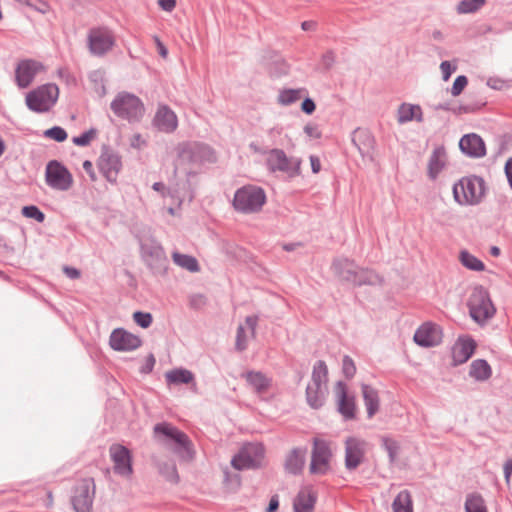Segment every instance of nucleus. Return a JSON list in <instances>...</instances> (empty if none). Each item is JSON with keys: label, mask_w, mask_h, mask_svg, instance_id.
<instances>
[{"label": "nucleus", "mask_w": 512, "mask_h": 512, "mask_svg": "<svg viewBox=\"0 0 512 512\" xmlns=\"http://www.w3.org/2000/svg\"><path fill=\"white\" fill-rule=\"evenodd\" d=\"M96 133L94 130L87 131L80 136L72 139L73 143L77 146H86L95 138Z\"/></svg>", "instance_id": "de8ad7c7"}, {"label": "nucleus", "mask_w": 512, "mask_h": 512, "mask_svg": "<svg viewBox=\"0 0 512 512\" xmlns=\"http://www.w3.org/2000/svg\"><path fill=\"white\" fill-rule=\"evenodd\" d=\"M115 473L130 477L133 473L131 452L120 444H113L109 449Z\"/></svg>", "instance_id": "dca6fc26"}, {"label": "nucleus", "mask_w": 512, "mask_h": 512, "mask_svg": "<svg viewBox=\"0 0 512 512\" xmlns=\"http://www.w3.org/2000/svg\"><path fill=\"white\" fill-rule=\"evenodd\" d=\"M397 120L399 123H406L412 120L422 121V110L418 105L403 103L398 108Z\"/></svg>", "instance_id": "cd10ccee"}, {"label": "nucleus", "mask_w": 512, "mask_h": 512, "mask_svg": "<svg viewBox=\"0 0 512 512\" xmlns=\"http://www.w3.org/2000/svg\"><path fill=\"white\" fill-rule=\"evenodd\" d=\"M95 484L92 478L82 479L75 487L72 504L77 512H91Z\"/></svg>", "instance_id": "9b49d317"}, {"label": "nucleus", "mask_w": 512, "mask_h": 512, "mask_svg": "<svg viewBox=\"0 0 512 512\" xmlns=\"http://www.w3.org/2000/svg\"><path fill=\"white\" fill-rule=\"evenodd\" d=\"M268 165L273 171H281L289 177H295L300 174L301 160L298 158L287 157L279 149H274L269 153Z\"/></svg>", "instance_id": "f8f14e48"}, {"label": "nucleus", "mask_w": 512, "mask_h": 512, "mask_svg": "<svg viewBox=\"0 0 512 512\" xmlns=\"http://www.w3.org/2000/svg\"><path fill=\"white\" fill-rule=\"evenodd\" d=\"M246 326L250 330L251 336L255 333V327L257 325V317L255 316H248L245 320Z\"/></svg>", "instance_id": "13d9d810"}, {"label": "nucleus", "mask_w": 512, "mask_h": 512, "mask_svg": "<svg viewBox=\"0 0 512 512\" xmlns=\"http://www.w3.org/2000/svg\"><path fill=\"white\" fill-rule=\"evenodd\" d=\"M442 338V329L432 322L423 323L414 334L415 343L426 348L439 345Z\"/></svg>", "instance_id": "f3484780"}, {"label": "nucleus", "mask_w": 512, "mask_h": 512, "mask_svg": "<svg viewBox=\"0 0 512 512\" xmlns=\"http://www.w3.org/2000/svg\"><path fill=\"white\" fill-rule=\"evenodd\" d=\"M504 474L506 483L509 484L512 476V459L508 460L504 465Z\"/></svg>", "instance_id": "e2e57ef3"}, {"label": "nucleus", "mask_w": 512, "mask_h": 512, "mask_svg": "<svg viewBox=\"0 0 512 512\" xmlns=\"http://www.w3.org/2000/svg\"><path fill=\"white\" fill-rule=\"evenodd\" d=\"M306 93L305 89H284L278 95V103L290 105L298 101Z\"/></svg>", "instance_id": "58836bf2"}, {"label": "nucleus", "mask_w": 512, "mask_h": 512, "mask_svg": "<svg viewBox=\"0 0 512 512\" xmlns=\"http://www.w3.org/2000/svg\"><path fill=\"white\" fill-rule=\"evenodd\" d=\"M345 467L355 470L365 459L367 442L356 436H350L345 440Z\"/></svg>", "instance_id": "ddd939ff"}, {"label": "nucleus", "mask_w": 512, "mask_h": 512, "mask_svg": "<svg viewBox=\"0 0 512 512\" xmlns=\"http://www.w3.org/2000/svg\"><path fill=\"white\" fill-rule=\"evenodd\" d=\"M154 40L157 45L158 52H159L160 56L162 58H166L168 55L167 48L165 47V45L160 41V39L157 36L154 37Z\"/></svg>", "instance_id": "052dcab7"}, {"label": "nucleus", "mask_w": 512, "mask_h": 512, "mask_svg": "<svg viewBox=\"0 0 512 512\" xmlns=\"http://www.w3.org/2000/svg\"><path fill=\"white\" fill-rule=\"evenodd\" d=\"M333 456L330 442L314 438L309 472L313 475H326L331 471Z\"/></svg>", "instance_id": "20e7f679"}, {"label": "nucleus", "mask_w": 512, "mask_h": 512, "mask_svg": "<svg viewBox=\"0 0 512 512\" xmlns=\"http://www.w3.org/2000/svg\"><path fill=\"white\" fill-rule=\"evenodd\" d=\"M362 394L367 409L368 417L371 418L379 409V397L375 389L368 385L362 386Z\"/></svg>", "instance_id": "7c9ffc66"}, {"label": "nucleus", "mask_w": 512, "mask_h": 512, "mask_svg": "<svg viewBox=\"0 0 512 512\" xmlns=\"http://www.w3.org/2000/svg\"><path fill=\"white\" fill-rule=\"evenodd\" d=\"M468 307L470 316L477 323H484L488 319L492 318L496 312L489 293L482 287H476L473 289L469 297Z\"/></svg>", "instance_id": "423d86ee"}, {"label": "nucleus", "mask_w": 512, "mask_h": 512, "mask_svg": "<svg viewBox=\"0 0 512 512\" xmlns=\"http://www.w3.org/2000/svg\"><path fill=\"white\" fill-rule=\"evenodd\" d=\"M64 273L71 279H77L80 277V272L73 267H64Z\"/></svg>", "instance_id": "0e129e2a"}, {"label": "nucleus", "mask_w": 512, "mask_h": 512, "mask_svg": "<svg viewBox=\"0 0 512 512\" xmlns=\"http://www.w3.org/2000/svg\"><path fill=\"white\" fill-rule=\"evenodd\" d=\"M113 112L122 118L129 121H137L142 118L144 114V105L141 100L129 93H120L111 103Z\"/></svg>", "instance_id": "0eeeda50"}, {"label": "nucleus", "mask_w": 512, "mask_h": 512, "mask_svg": "<svg viewBox=\"0 0 512 512\" xmlns=\"http://www.w3.org/2000/svg\"><path fill=\"white\" fill-rule=\"evenodd\" d=\"M242 376L257 394L266 393L272 385V379L259 371H248Z\"/></svg>", "instance_id": "a878e982"}, {"label": "nucleus", "mask_w": 512, "mask_h": 512, "mask_svg": "<svg viewBox=\"0 0 512 512\" xmlns=\"http://www.w3.org/2000/svg\"><path fill=\"white\" fill-rule=\"evenodd\" d=\"M382 441H383V445H384L385 449L387 450V452L389 454L390 461L394 462L397 458L398 451H399L398 442L391 438H388V437H383Z\"/></svg>", "instance_id": "79ce46f5"}, {"label": "nucleus", "mask_w": 512, "mask_h": 512, "mask_svg": "<svg viewBox=\"0 0 512 512\" xmlns=\"http://www.w3.org/2000/svg\"><path fill=\"white\" fill-rule=\"evenodd\" d=\"M490 252L495 257L500 255V249L496 246L492 247Z\"/></svg>", "instance_id": "774afa93"}, {"label": "nucleus", "mask_w": 512, "mask_h": 512, "mask_svg": "<svg viewBox=\"0 0 512 512\" xmlns=\"http://www.w3.org/2000/svg\"><path fill=\"white\" fill-rule=\"evenodd\" d=\"M146 143L145 139L140 134H135L131 138V145L134 148H141Z\"/></svg>", "instance_id": "4d7b16f0"}, {"label": "nucleus", "mask_w": 512, "mask_h": 512, "mask_svg": "<svg viewBox=\"0 0 512 512\" xmlns=\"http://www.w3.org/2000/svg\"><path fill=\"white\" fill-rule=\"evenodd\" d=\"M133 319L142 328H148L152 323V315L150 313L135 312Z\"/></svg>", "instance_id": "49530a36"}, {"label": "nucleus", "mask_w": 512, "mask_h": 512, "mask_svg": "<svg viewBox=\"0 0 512 512\" xmlns=\"http://www.w3.org/2000/svg\"><path fill=\"white\" fill-rule=\"evenodd\" d=\"M45 71V66L34 59L20 60L15 67V82L21 89L27 88L36 75Z\"/></svg>", "instance_id": "4468645a"}, {"label": "nucleus", "mask_w": 512, "mask_h": 512, "mask_svg": "<svg viewBox=\"0 0 512 512\" xmlns=\"http://www.w3.org/2000/svg\"><path fill=\"white\" fill-rule=\"evenodd\" d=\"M121 166L120 158L109 152L103 153L98 160V167L101 173L112 183L116 182Z\"/></svg>", "instance_id": "412c9836"}, {"label": "nucleus", "mask_w": 512, "mask_h": 512, "mask_svg": "<svg viewBox=\"0 0 512 512\" xmlns=\"http://www.w3.org/2000/svg\"><path fill=\"white\" fill-rule=\"evenodd\" d=\"M469 374L477 381H485L490 378L492 369L487 361L478 359L471 363Z\"/></svg>", "instance_id": "2f4dec72"}, {"label": "nucleus", "mask_w": 512, "mask_h": 512, "mask_svg": "<svg viewBox=\"0 0 512 512\" xmlns=\"http://www.w3.org/2000/svg\"><path fill=\"white\" fill-rule=\"evenodd\" d=\"M279 507L278 496H273L270 499L269 506L267 508V512H276Z\"/></svg>", "instance_id": "69168bd1"}, {"label": "nucleus", "mask_w": 512, "mask_h": 512, "mask_svg": "<svg viewBox=\"0 0 512 512\" xmlns=\"http://www.w3.org/2000/svg\"><path fill=\"white\" fill-rule=\"evenodd\" d=\"M248 343V335L245 332L243 326H239L237 330L236 336V348L239 351H243L246 349Z\"/></svg>", "instance_id": "09e8293b"}, {"label": "nucleus", "mask_w": 512, "mask_h": 512, "mask_svg": "<svg viewBox=\"0 0 512 512\" xmlns=\"http://www.w3.org/2000/svg\"><path fill=\"white\" fill-rule=\"evenodd\" d=\"M440 69L442 71L443 79L445 81H447L449 79L452 72L455 70V68L451 67V64L448 61H443L440 65Z\"/></svg>", "instance_id": "864d4df0"}, {"label": "nucleus", "mask_w": 512, "mask_h": 512, "mask_svg": "<svg viewBox=\"0 0 512 512\" xmlns=\"http://www.w3.org/2000/svg\"><path fill=\"white\" fill-rule=\"evenodd\" d=\"M147 262L152 267L162 266L166 263L167 258L163 247L160 245L151 248H143Z\"/></svg>", "instance_id": "473e14b6"}, {"label": "nucleus", "mask_w": 512, "mask_h": 512, "mask_svg": "<svg viewBox=\"0 0 512 512\" xmlns=\"http://www.w3.org/2000/svg\"><path fill=\"white\" fill-rule=\"evenodd\" d=\"M304 132L307 134V136L314 138V139H318L321 137V132H320L318 126L315 124H307L304 127Z\"/></svg>", "instance_id": "3c124183"}, {"label": "nucleus", "mask_w": 512, "mask_h": 512, "mask_svg": "<svg viewBox=\"0 0 512 512\" xmlns=\"http://www.w3.org/2000/svg\"><path fill=\"white\" fill-rule=\"evenodd\" d=\"M154 124L160 131L171 133L178 126L177 116L167 106H161L156 112Z\"/></svg>", "instance_id": "b1692460"}, {"label": "nucleus", "mask_w": 512, "mask_h": 512, "mask_svg": "<svg viewBox=\"0 0 512 512\" xmlns=\"http://www.w3.org/2000/svg\"><path fill=\"white\" fill-rule=\"evenodd\" d=\"M165 378L168 384H189L194 382V375L191 371L183 368H177L168 371L165 374Z\"/></svg>", "instance_id": "c756f323"}, {"label": "nucleus", "mask_w": 512, "mask_h": 512, "mask_svg": "<svg viewBox=\"0 0 512 512\" xmlns=\"http://www.w3.org/2000/svg\"><path fill=\"white\" fill-rule=\"evenodd\" d=\"M152 188L157 191V192H161L163 195H165V191H166V187L163 183L161 182H156L153 184Z\"/></svg>", "instance_id": "338daca9"}, {"label": "nucleus", "mask_w": 512, "mask_h": 512, "mask_svg": "<svg viewBox=\"0 0 512 512\" xmlns=\"http://www.w3.org/2000/svg\"><path fill=\"white\" fill-rule=\"evenodd\" d=\"M342 280L352 282L353 284H375L378 276L367 270H356L354 265L348 261L335 265Z\"/></svg>", "instance_id": "2eb2a0df"}, {"label": "nucleus", "mask_w": 512, "mask_h": 512, "mask_svg": "<svg viewBox=\"0 0 512 512\" xmlns=\"http://www.w3.org/2000/svg\"><path fill=\"white\" fill-rule=\"evenodd\" d=\"M301 109L306 114H312L316 109V105L312 99L306 98L301 104Z\"/></svg>", "instance_id": "603ef678"}, {"label": "nucleus", "mask_w": 512, "mask_h": 512, "mask_svg": "<svg viewBox=\"0 0 512 512\" xmlns=\"http://www.w3.org/2000/svg\"><path fill=\"white\" fill-rule=\"evenodd\" d=\"M468 80L465 76H458L452 86L451 93L453 96H458L467 86Z\"/></svg>", "instance_id": "8fccbe9b"}, {"label": "nucleus", "mask_w": 512, "mask_h": 512, "mask_svg": "<svg viewBox=\"0 0 512 512\" xmlns=\"http://www.w3.org/2000/svg\"><path fill=\"white\" fill-rule=\"evenodd\" d=\"M353 142L357 146L360 154L366 160L373 161L375 156V139L373 135L365 129H357L353 134Z\"/></svg>", "instance_id": "aec40b11"}, {"label": "nucleus", "mask_w": 512, "mask_h": 512, "mask_svg": "<svg viewBox=\"0 0 512 512\" xmlns=\"http://www.w3.org/2000/svg\"><path fill=\"white\" fill-rule=\"evenodd\" d=\"M88 48L91 54L102 56L115 45L113 33L107 28H93L87 36Z\"/></svg>", "instance_id": "6e6552de"}, {"label": "nucleus", "mask_w": 512, "mask_h": 512, "mask_svg": "<svg viewBox=\"0 0 512 512\" xmlns=\"http://www.w3.org/2000/svg\"><path fill=\"white\" fill-rule=\"evenodd\" d=\"M172 259L176 265L190 272H198L200 270L198 261L193 256L174 252Z\"/></svg>", "instance_id": "c9c22d12"}, {"label": "nucleus", "mask_w": 512, "mask_h": 512, "mask_svg": "<svg viewBox=\"0 0 512 512\" xmlns=\"http://www.w3.org/2000/svg\"><path fill=\"white\" fill-rule=\"evenodd\" d=\"M308 403L312 408H319L323 403L322 387L308 385L306 389Z\"/></svg>", "instance_id": "a19ab883"}, {"label": "nucleus", "mask_w": 512, "mask_h": 512, "mask_svg": "<svg viewBox=\"0 0 512 512\" xmlns=\"http://www.w3.org/2000/svg\"><path fill=\"white\" fill-rule=\"evenodd\" d=\"M446 164V152L444 148H436L429 160L428 173L434 179Z\"/></svg>", "instance_id": "c85d7f7f"}, {"label": "nucleus", "mask_w": 512, "mask_h": 512, "mask_svg": "<svg viewBox=\"0 0 512 512\" xmlns=\"http://www.w3.org/2000/svg\"><path fill=\"white\" fill-rule=\"evenodd\" d=\"M334 393L337 399L338 411L346 419H353L356 412L355 398L348 395L346 385L339 381L334 386Z\"/></svg>", "instance_id": "6ab92c4d"}, {"label": "nucleus", "mask_w": 512, "mask_h": 512, "mask_svg": "<svg viewBox=\"0 0 512 512\" xmlns=\"http://www.w3.org/2000/svg\"><path fill=\"white\" fill-rule=\"evenodd\" d=\"M44 136L47 138L53 139L57 142H63L64 140L67 139L66 131L59 126H55L50 129H47L44 132Z\"/></svg>", "instance_id": "37998d69"}, {"label": "nucleus", "mask_w": 512, "mask_h": 512, "mask_svg": "<svg viewBox=\"0 0 512 512\" xmlns=\"http://www.w3.org/2000/svg\"><path fill=\"white\" fill-rule=\"evenodd\" d=\"M310 164H311V169L313 171V173H319L320 170H321V162H320V159L317 157V156H310Z\"/></svg>", "instance_id": "bf43d9fd"}, {"label": "nucleus", "mask_w": 512, "mask_h": 512, "mask_svg": "<svg viewBox=\"0 0 512 512\" xmlns=\"http://www.w3.org/2000/svg\"><path fill=\"white\" fill-rule=\"evenodd\" d=\"M453 194L461 205L478 204L485 195L484 181L476 176L464 177L454 185Z\"/></svg>", "instance_id": "f257e3e1"}, {"label": "nucleus", "mask_w": 512, "mask_h": 512, "mask_svg": "<svg viewBox=\"0 0 512 512\" xmlns=\"http://www.w3.org/2000/svg\"><path fill=\"white\" fill-rule=\"evenodd\" d=\"M393 512H413L411 495L408 491H401L392 503Z\"/></svg>", "instance_id": "f704fd0d"}, {"label": "nucleus", "mask_w": 512, "mask_h": 512, "mask_svg": "<svg viewBox=\"0 0 512 512\" xmlns=\"http://www.w3.org/2000/svg\"><path fill=\"white\" fill-rule=\"evenodd\" d=\"M263 447L259 444H247L231 461L236 470L252 469L260 465L263 458Z\"/></svg>", "instance_id": "9d476101"}, {"label": "nucleus", "mask_w": 512, "mask_h": 512, "mask_svg": "<svg viewBox=\"0 0 512 512\" xmlns=\"http://www.w3.org/2000/svg\"><path fill=\"white\" fill-rule=\"evenodd\" d=\"M459 260L469 270L483 271L485 269L484 263L468 251H461Z\"/></svg>", "instance_id": "e433bc0d"}, {"label": "nucleus", "mask_w": 512, "mask_h": 512, "mask_svg": "<svg viewBox=\"0 0 512 512\" xmlns=\"http://www.w3.org/2000/svg\"><path fill=\"white\" fill-rule=\"evenodd\" d=\"M461 150L472 157H482L486 154V147L482 138L477 134H468L459 142Z\"/></svg>", "instance_id": "5701e85b"}, {"label": "nucleus", "mask_w": 512, "mask_h": 512, "mask_svg": "<svg viewBox=\"0 0 512 512\" xmlns=\"http://www.w3.org/2000/svg\"><path fill=\"white\" fill-rule=\"evenodd\" d=\"M342 370L347 378H352L356 374V365L349 356H344L342 361Z\"/></svg>", "instance_id": "a18cd8bd"}, {"label": "nucleus", "mask_w": 512, "mask_h": 512, "mask_svg": "<svg viewBox=\"0 0 512 512\" xmlns=\"http://www.w3.org/2000/svg\"><path fill=\"white\" fill-rule=\"evenodd\" d=\"M476 343L469 337L459 338L452 348V360L454 365L465 363L474 353Z\"/></svg>", "instance_id": "4be33fe9"}, {"label": "nucleus", "mask_w": 512, "mask_h": 512, "mask_svg": "<svg viewBox=\"0 0 512 512\" xmlns=\"http://www.w3.org/2000/svg\"><path fill=\"white\" fill-rule=\"evenodd\" d=\"M59 92V87L56 84H43L26 95V105L34 112H47L56 104Z\"/></svg>", "instance_id": "f03ea898"}, {"label": "nucleus", "mask_w": 512, "mask_h": 512, "mask_svg": "<svg viewBox=\"0 0 512 512\" xmlns=\"http://www.w3.org/2000/svg\"><path fill=\"white\" fill-rule=\"evenodd\" d=\"M22 214L27 218L35 219L39 223H42L45 219V215L34 205L24 206L22 208Z\"/></svg>", "instance_id": "c03bdc74"}, {"label": "nucleus", "mask_w": 512, "mask_h": 512, "mask_svg": "<svg viewBox=\"0 0 512 512\" xmlns=\"http://www.w3.org/2000/svg\"><path fill=\"white\" fill-rule=\"evenodd\" d=\"M83 169L86 171V173L89 175L91 181H96L97 176L93 169V164L91 161L86 160L83 162Z\"/></svg>", "instance_id": "6e6d98bb"}, {"label": "nucleus", "mask_w": 512, "mask_h": 512, "mask_svg": "<svg viewBox=\"0 0 512 512\" xmlns=\"http://www.w3.org/2000/svg\"><path fill=\"white\" fill-rule=\"evenodd\" d=\"M317 494L311 487L302 488L293 502L294 512H313Z\"/></svg>", "instance_id": "393cba45"}, {"label": "nucleus", "mask_w": 512, "mask_h": 512, "mask_svg": "<svg viewBox=\"0 0 512 512\" xmlns=\"http://www.w3.org/2000/svg\"><path fill=\"white\" fill-rule=\"evenodd\" d=\"M265 201L266 195L261 188L248 185L236 191L233 206L242 213H255L261 210Z\"/></svg>", "instance_id": "7ed1b4c3"}, {"label": "nucleus", "mask_w": 512, "mask_h": 512, "mask_svg": "<svg viewBox=\"0 0 512 512\" xmlns=\"http://www.w3.org/2000/svg\"><path fill=\"white\" fill-rule=\"evenodd\" d=\"M466 512H488L484 503V499L480 494H469L465 502Z\"/></svg>", "instance_id": "4c0bfd02"}, {"label": "nucleus", "mask_w": 512, "mask_h": 512, "mask_svg": "<svg viewBox=\"0 0 512 512\" xmlns=\"http://www.w3.org/2000/svg\"><path fill=\"white\" fill-rule=\"evenodd\" d=\"M328 379V368L324 361L319 360L313 366L312 371V379L311 383L308 385H312L317 387H323L326 384Z\"/></svg>", "instance_id": "72a5a7b5"}, {"label": "nucleus", "mask_w": 512, "mask_h": 512, "mask_svg": "<svg viewBox=\"0 0 512 512\" xmlns=\"http://www.w3.org/2000/svg\"><path fill=\"white\" fill-rule=\"evenodd\" d=\"M46 182L56 190L67 191L73 185L72 174L57 161H50L46 167Z\"/></svg>", "instance_id": "1a4fd4ad"}, {"label": "nucleus", "mask_w": 512, "mask_h": 512, "mask_svg": "<svg viewBox=\"0 0 512 512\" xmlns=\"http://www.w3.org/2000/svg\"><path fill=\"white\" fill-rule=\"evenodd\" d=\"M158 5L166 12H172L176 7V0H158Z\"/></svg>", "instance_id": "5fc2aeb1"}, {"label": "nucleus", "mask_w": 512, "mask_h": 512, "mask_svg": "<svg viewBox=\"0 0 512 512\" xmlns=\"http://www.w3.org/2000/svg\"><path fill=\"white\" fill-rule=\"evenodd\" d=\"M486 3V0H462L457 5V12L459 14L474 13L481 9Z\"/></svg>", "instance_id": "ea45409f"}, {"label": "nucleus", "mask_w": 512, "mask_h": 512, "mask_svg": "<svg viewBox=\"0 0 512 512\" xmlns=\"http://www.w3.org/2000/svg\"><path fill=\"white\" fill-rule=\"evenodd\" d=\"M154 433L157 437L162 436L163 440L172 442L175 445V451L184 459H192L193 448L188 436L168 423H160L154 427Z\"/></svg>", "instance_id": "39448f33"}, {"label": "nucleus", "mask_w": 512, "mask_h": 512, "mask_svg": "<svg viewBox=\"0 0 512 512\" xmlns=\"http://www.w3.org/2000/svg\"><path fill=\"white\" fill-rule=\"evenodd\" d=\"M307 450L306 448H293L290 450L285 459V469L291 474H297L302 471Z\"/></svg>", "instance_id": "bb28decb"}, {"label": "nucleus", "mask_w": 512, "mask_h": 512, "mask_svg": "<svg viewBox=\"0 0 512 512\" xmlns=\"http://www.w3.org/2000/svg\"><path fill=\"white\" fill-rule=\"evenodd\" d=\"M505 174L509 183V186L512 189V158H510L505 165Z\"/></svg>", "instance_id": "680f3d73"}, {"label": "nucleus", "mask_w": 512, "mask_h": 512, "mask_svg": "<svg viewBox=\"0 0 512 512\" xmlns=\"http://www.w3.org/2000/svg\"><path fill=\"white\" fill-rule=\"evenodd\" d=\"M110 347L116 351H132L142 344L141 339L125 329L117 328L112 331L109 338Z\"/></svg>", "instance_id": "a211bd4d"}]
</instances>
